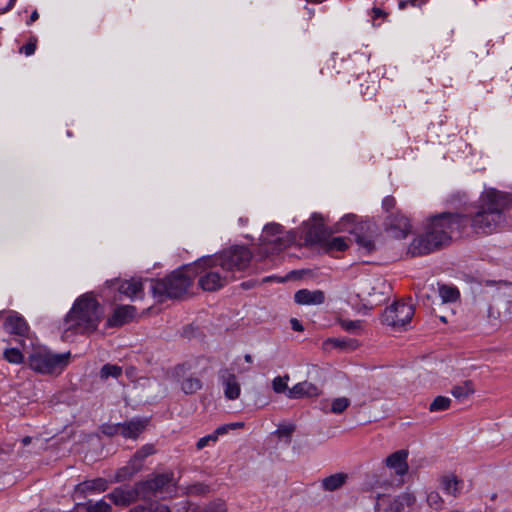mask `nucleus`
Instances as JSON below:
<instances>
[{"label": "nucleus", "instance_id": "1", "mask_svg": "<svg viewBox=\"0 0 512 512\" xmlns=\"http://www.w3.org/2000/svg\"><path fill=\"white\" fill-rule=\"evenodd\" d=\"M468 219L458 213H441L431 217L425 233L413 239L408 247L412 257L423 256L434 252L450 243L455 234L462 233Z\"/></svg>", "mask_w": 512, "mask_h": 512}, {"label": "nucleus", "instance_id": "2", "mask_svg": "<svg viewBox=\"0 0 512 512\" xmlns=\"http://www.w3.org/2000/svg\"><path fill=\"white\" fill-rule=\"evenodd\" d=\"M507 205L506 196L496 190H486L479 199L477 212L472 216L459 214L468 219L467 225L462 231L470 225L474 232L482 234H491L497 231L506 221L504 214Z\"/></svg>", "mask_w": 512, "mask_h": 512}, {"label": "nucleus", "instance_id": "3", "mask_svg": "<svg viewBox=\"0 0 512 512\" xmlns=\"http://www.w3.org/2000/svg\"><path fill=\"white\" fill-rule=\"evenodd\" d=\"M102 309L91 294L76 299L64 321L65 331L75 334L94 332L101 321Z\"/></svg>", "mask_w": 512, "mask_h": 512}, {"label": "nucleus", "instance_id": "4", "mask_svg": "<svg viewBox=\"0 0 512 512\" xmlns=\"http://www.w3.org/2000/svg\"><path fill=\"white\" fill-rule=\"evenodd\" d=\"M192 281L193 272L190 264L173 271L165 278L152 280L151 291L160 301L164 298H179L188 291Z\"/></svg>", "mask_w": 512, "mask_h": 512}, {"label": "nucleus", "instance_id": "5", "mask_svg": "<svg viewBox=\"0 0 512 512\" xmlns=\"http://www.w3.org/2000/svg\"><path fill=\"white\" fill-rule=\"evenodd\" d=\"M70 352L56 353L46 346H36L28 356V366L42 375H58L68 366Z\"/></svg>", "mask_w": 512, "mask_h": 512}, {"label": "nucleus", "instance_id": "6", "mask_svg": "<svg viewBox=\"0 0 512 512\" xmlns=\"http://www.w3.org/2000/svg\"><path fill=\"white\" fill-rule=\"evenodd\" d=\"M191 266L193 278L199 277L198 284L204 291H216L231 281L214 255L202 257Z\"/></svg>", "mask_w": 512, "mask_h": 512}, {"label": "nucleus", "instance_id": "7", "mask_svg": "<svg viewBox=\"0 0 512 512\" xmlns=\"http://www.w3.org/2000/svg\"><path fill=\"white\" fill-rule=\"evenodd\" d=\"M222 271H225L232 281L237 278L236 273L244 272L252 260L251 251L245 246L235 245L220 254L214 255Z\"/></svg>", "mask_w": 512, "mask_h": 512}, {"label": "nucleus", "instance_id": "8", "mask_svg": "<svg viewBox=\"0 0 512 512\" xmlns=\"http://www.w3.org/2000/svg\"><path fill=\"white\" fill-rule=\"evenodd\" d=\"M295 241L291 232H285L278 223H269L264 226L260 246L265 253L279 252L290 246Z\"/></svg>", "mask_w": 512, "mask_h": 512}, {"label": "nucleus", "instance_id": "9", "mask_svg": "<svg viewBox=\"0 0 512 512\" xmlns=\"http://www.w3.org/2000/svg\"><path fill=\"white\" fill-rule=\"evenodd\" d=\"M414 315L412 304L405 302H395L385 309L383 313V322L395 329L404 327L408 324Z\"/></svg>", "mask_w": 512, "mask_h": 512}, {"label": "nucleus", "instance_id": "10", "mask_svg": "<svg viewBox=\"0 0 512 512\" xmlns=\"http://www.w3.org/2000/svg\"><path fill=\"white\" fill-rule=\"evenodd\" d=\"M106 497L115 505L123 507L129 506L139 499L145 500L144 493L139 482L135 483L133 486L124 485L116 487L108 493Z\"/></svg>", "mask_w": 512, "mask_h": 512}, {"label": "nucleus", "instance_id": "11", "mask_svg": "<svg viewBox=\"0 0 512 512\" xmlns=\"http://www.w3.org/2000/svg\"><path fill=\"white\" fill-rule=\"evenodd\" d=\"M173 481L172 473H162L154 475L143 481H139L140 487L144 493L145 500H149L158 493L167 491Z\"/></svg>", "mask_w": 512, "mask_h": 512}, {"label": "nucleus", "instance_id": "12", "mask_svg": "<svg viewBox=\"0 0 512 512\" xmlns=\"http://www.w3.org/2000/svg\"><path fill=\"white\" fill-rule=\"evenodd\" d=\"M219 383L223 388V394L228 400H236L241 394V385L237 376L228 368L220 369L218 372Z\"/></svg>", "mask_w": 512, "mask_h": 512}, {"label": "nucleus", "instance_id": "13", "mask_svg": "<svg viewBox=\"0 0 512 512\" xmlns=\"http://www.w3.org/2000/svg\"><path fill=\"white\" fill-rule=\"evenodd\" d=\"M326 230L323 218L320 214L314 213L310 222L306 224L305 242L309 244L322 245L326 241Z\"/></svg>", "mask_w": 512, "mask_h": 512}, {"label": "nucleus", "instance_id": "14", "mask_svg": "<svg viewBox=\"0 0 512 512\" xmlns=\"http://www.w3.org/2000/svg\"><path fill=\"white\" fill-rule=\"evenodd\" d=\"M385 226L386 231L396 239L406 238L411 231L409 220L399 212L389 215Z\"/></svg>", "mask_w": 512, "mask_h": 512}, {"label": "nucleus", "instance_id": "15", "mask_svg": "<svg viewBox=\"0 0 512 512\" xmlns=\"http://www.w3.org/2000/svg\"><path fill=\"white\" fill-rule=\"evenodd\" d=\"M4 330L21 338H30V327L25 318L18 312L10 311L4 322Z\"/></svg>", "mask_w": 512, "mask_h": 512}, {"label": "nucleus", "instance_id": "16", "mask_svg": "<svg viewBox=\"0 0 512 512\" xmlns=\"http://www.w3.org/2000/svg\"><path fill=\"white\" fill-rule=\"evenodd\" d=\"M408 451L405 449L398 450L392 454H390L385 459V465L394 470L397 476H404L407 474L409 470V466L407 463Z\"/></svg>", "mask_w": 512, "mask_h": 512}, {"label": "nucleus", "instance_id": "17", "mask_svg": "<svg viewBox=\"0 0 512 512\" xmlns=\"http://www.w3.org/2000/svg\"><path fill=\"white\" fill-rule=\"evenodd\" d=\"M136 313V308L132 305H120L114 309L113 314L108 318L109 327H120L130 322Z\"/></svg>", "mask_w": 512, "mask_h": 512}, {"label": "nucleus", "instance_id": "18", "mask_svg": "<svg viewBox=\"0 0 512 512\" xmlns=\"http://www.w3.org/2000/svg\"><path fill=\"white\" fill-rule=\"evenodd\" d=\"M109 482L104 478H95L86 480L75 487V494L77 496H85L86 494L101 493L108 489Z\"/></svg>", "mask_w": 512, "mask_h": 512}, {"label": "nucleus", "instance_id": "19", "mask_svg": "<svg viewBox=\"0 0 512 512\" xmlns=\"http://www.w3.org/2000/svg\"><path fill=\"white\" fill-rule=\"evenodd\" d=\"M320 388L308 381L299 382L288 389L287 397L290 399H300L303 397H317L320 395Z\"/></svg>", "mask_w": 512, "mask_h": 512}, {"label": "nucleus", "instance_id": "20", "mask_svg": "<svg viewBox=\"0 0 512 512\" xmlns=\"http://www.w3.org/2000/svg\"><path fill=\"white\" fill-rule=\"evenodd\" d=\"M299 305H321L325 301V293L321 290L300 289L294 295Z\"/></svg>", "mask_w": 512, "mask_h": 512}, {"label": "nucleus", "instance_id": "21", "mask_svg": "<svg viewBox=\"0 0 512 512\" xmlns=\"http://www.w3.org/2000/svg\"><path fill=\"white\" fill-rule=\"evenodd\" d=\"M120 294L130 298H142L143 296V283L141 279L131 278L129 280H123L118 286Z\"/></svg>", "mask_w": 512, "mask_h": 512}, {"label": "nucleus", "instance_id": "22", "mask_svg": "<svg viewBox=\"0 0 512 512\" xmlns=\"http://www.w3.org/2000/svg\"><path fill=\"white\" fill-rule=\"evenodd\" d=\"M148 420L145 418H134L121 423V435L125 438L136 439L146 428Z\"/></svg>", "mask_w": 512, "mask_h": 512}, {"label": "nucleus", "instance_id": "23", "mask_svg": "<svg viewBox=\"0 0 512 512\" xmlns=\"http://www.w3.org/2000/svg\"><path fill=\"white\" fill-rule=\"evenodd\" d=\"M415 501L416 498L412 493H402L393 499H389V503L384 509V512H402L405 507L412 506Z\"/></svg>", "mask_w": 512, "mask_h": 512}, {"label": "nucleus", "instance_id": "24", "mask_svg": "<svg viewBox=\"0 0 512 512\" xmlns=\"http://www.w3.org/2000/svg\"><path fill=\"white\" fill-rule=\"evenodd\" d=\"M440 483L443 491L454 497H457L463 489V480L452 473L443 475Z\"/></svg>", "mask_w": 512, "mask_h": 512}, {"label": "nucleus", "instance_id": "25", "mask_svg": "<svg viewBox=\"0 0 512 512\" xmlns=\"http://www.w3.org/2000/svg\"><path fill=\"white\" fill-rule=\"evenodd\" d=\"M474 392L475 387L471 380H465L451 389V394L460 402L469 398Z\"/></svg>", "mask_w": 512, "mask_h": 512}, {"label": "nucleus", "instance_id": "26", "mask_svg": "<svg viewBox=\"0 0 512 512\" xmlns=\"http://www.w3.org/2000/svg\"><path fill=\"white\" fill-rule=\"evenodd\" d=\"M140 470V466L137 465L136 463H133V460L130 459L126 466L121 467L120 469L117 470L114 477V482H123L129 480Z\"/></svg>", "mask_w": 512, "mask_h": 512}, {"label": "nucleus", "instance_id": "27", "mask_svg": "<svg viewBox=\"0 0 512 512\" xmlns=\"http://www.w3.org/2000/svg\"><path fill=\"white\" fill-rule=\"evenodd\" d=\"M347 475L344 473H336L322 480V488L325 491H335L342 487L346 482Z\"/></svg>", "mask_w": 512, "mask_h": 512}, {"label": "nucleus", "instance_id": "28", "mask_svg": "<svg viewBox=\"0 0 512 512\" xmlns=\"http://www.w3.org/2000/svg\"><path fill=\"white\" fill-rule=\"evenodd\" d=\"M82 506L85 508L87 512H111L112 507L111 505L106 502L104 499H101L99 501H92L89 500L83 504H78L77 507Z\"/></svg>", "mask_w": 512, "mask_h": 512}, {"label": "nucleus", "instance_id": "29", "mask_svg": "<svg viewBox=\"0 0 512 512\" xmlns=\"http://www.w3.org/2000/svg\"><path fill=\"white\" fill-rule=\"evenodd\" d=\"M202 381L197 377H187L181 382V390L189 395L202 389Z\"/></svg>", "mask_w": 512, "mask_h": 512}, {"label": "nucleus", "instance_id": "30", "mask_svg": "<svg viewBox=\"0 0 512 512\" xmlns=\"http://www.w3.org/2000/svg\"><path fill=\"white\" fill-rule=\"evenodd\" d=\"M327 252L331 251H344L347 248V243L343 237H334L328 239L321 245Z\"/></svg>", "mask_w": 512, "mask_h": 512}, {"label": "nucleus", "instance_id": "31", "mask_svg": "<svg viewBox=\"0 0 512 512\" xmlns=\"http://www.w3.org/2000/svg\"><path fill=\"white\" fill-rule=\"evenodd\" d=\"M193 512H227V505L224 500L216 499L205 506L195 508Z\"/></svg>", "mask_w": 512, "mask_h": 512}, {"label": "nucleus", "instance_id": "32", "mask_svg": "<svg viewBox=\"0 0 512 512\" xmlns=\"http://www.w3.org/2000/svg\"><path fill=\"white\" fill-rule=\"evenodd\" d=\"M439 296L442 302H454L459 297V291L456 287L441 285L439 287Z\"/></svg>", "mask_w": 512, "mask_h": 512}, {"label": "nucleus", "instance_id": "33", "mask_svg": "<svg viewBox=\"0 0 512 512\" xmlns=\"http://www.w3.org/2000/svg\"><path fill=\"white\" fill-rule=\"evenodd\" d=\"M154 452H155L154 446L150 445V444H146V445L142 446L134 454V456L131 459L133 460V463H136L142 469L143 462H144L145 458L154 454Z\"/></svg>", "mask_w": 512, "mask_h": 512}, {"label": "nucleus", "instance_id": "34", "mask_svg": "<svg viewBox=\"0 0 512 512\" xmlns=\"http://www.w3.org/2000/svg\"><path fill=\"white\" fill-rule=\"evenodd\" d=\"M122 374V367L113 364H105L100 370V378L103 380L109 377L118 378Z\"/></svg>", "mask_w": 512, "mask_h": 512}, {"label": "nucleus", "instance_id": "35", "mask_svg": "<svg viewBox=\"0 0 512 512\" xmlns=\"http://www.w3.org/2000/svg\"><path fill=\"white\" fill-rule=\"evenodd\" d=\"M3 357L6 361L12 364H21L24 361V356L18 348L5 349Z\"/></svg>", "mask_w": 512, "mask_h": 512}, {"label": "nucleus", "instance_id": "36", "mask_svg": "<svg viewBox=\"0 0 512 512\" xmlns=\"http://www.w3.org/2000/svg\"><path fill=\"white\" fill-rule=\"evenodd\" d=\"M451 399L445 396H437L429 406L431 412L443 411L450 407Z\"/></svg>", "mask_w": 512, "mask_h": 512}, {"label": "nucleus", "instance_id": "37", "mask_svg": "<svg viewBox=\"0 0 512 512\" xmlns=\"http://www.w3.org/2000/svg\"><path fill=\"white\" fill-rule=\"evenodd\" d=\"M350 405V400L346 397L335 398L331 404V411L335 414L344 412Z\"/></svg>", "mask_w": 512, "mask_h": 512}, {"label": "nucleus", "instance_id": "38", "mask_svg": "<svg viewBox=\"0 0 512 512\" xmlns=\"http://www.w3.org/2000/svg\"><path fill=\"white\" fill-rule=\"evenodd\" d=\"M289 377L286 375L284 377L278 376L275 377L272 381V388L276 393H286L288 391L287 382Z\"/></svg>", "mask_w": 512, "mask_h": 512}, {"label": "nucleus", "instance_id": "39", "mask_svg": "<svg viewBox=\"0 0 512 512\" xmlns=\"http://www.w3.org/2000/svg\"><path fill=\"white\" fill-rule=\"evenodd\" d=\"M427 503L430 507L440 510L443 508V499L438 492L432 491L427 495Z\"/></svg>", "mask_w": 512, "mask_h": 512}, {"label": "nucleus", "instance_id": "40", "mask_svg": "<svg viewBox=\"0 0 512 512\" xmlns=\"http://www.w3.org/2000/svg\"><path fill=\"white\" fill-rule=\"evenodd\" d=\"M209 492V487L203 483H195L186 487L188 495H204Z\"/></svg>", "mask_w": 512, "mask_h": 512}, {"label": "nucleus", "instance_id": "41", "mask_svg": "<svg viewBox=\"0 0 512 512\" xmlns=\"http://www.w3.org/2000/svg\"><path fill=\"white\" fill-rule=\"evenodd\" d=\"M103 434L107 436L121 435V423L118 424H104L101 427Z\"/></svg>", "mask_w": 512, "mask_h": 512}, {"label": "nucleus", "instance_id": "42", "mask_svg": "<svg viewBox=\"0 0 512 512\" xmlns=\"http://www.w3.org/2000/svg\"><path fill=\"white\" fill-rule=\"evenodd\" d=\"M295 431V425L293 424H283V425H279V427L277 428V430L275 431V433L279 436V437H286V438H290L291 434Z\"/></svg>", "mask_w": 512, "mask_h": 512}, {"label": "nucleus", "instance_id": "43", "mask_svg": "<svg viewBox=\"0 0 512 512\" xmlns=\"http://www.w3.org/2000/svg\"><path fill=\"white\" fill-rule=\"evenodd\" d=\"M217 441L215 435L212 433V434H209V435H206L202 438H200L197 443H196V447L198 450H201L203 448H205L206 446H208L211 442L212 443H215Z\"/></svg>", "mask_w": 512, "mask_h": 512}, {"label": "nucleus", "instance_id": "44", "mask_svg": "<svg viewBox=\"0 0 512 512\" xmlns=\"http://www.w3.org/2000/svg\"><path fill=\"white\" fill-rule=\"evenodd\" d=\"M341 326L344 330H346L348 332H353L360 328L361 322L358 320H356V321L345 320V321H342Z\"/></svg>", "mask_w": 512, "mask_h": 512}, {"label": "nucleus", "instance_id": "45", "mask_svg": "<svg viewBox=\"0 0 512 512\" xmlns=\"http://www.w3.org/2000/svg\"><path fill=\"white\" fill-rule=\"evenodd\" d=\"M357 242L358 244L364 248L367 252H370L374 249V242L371 240V239H368L366 237H363V236H359L357 238Z\"/></svg>", "mask_w": 512, "mask_h": 512}, {"label": "nucleus", "instance_id": "46", "mask_svg": "<svg viewBox=\"0 0 512 512\" xmlns=\"http://www.w3.org/2000/svg\"><path fill=\"white\" fill-rule=\"evenodd\" d=\"M396 205V200L393 196H386L382 201V208L389 212L390 210L394 209Z\"/></svg>", "mask_w": 512, "mask_h": 512}, {"label": "nucleus", "instance_id": "47", "mask_svg": "<svg viewBox=\"0 0 512 512\" xmlns=\"http://www.w3.org/2000/svg\"><path fill=\"white\" fill-rule=\"evenodd\" d=\"M36 44L33 42H28L20 48V52L25 54L26 56H31L35 53Z\"/></svg>", "mask_w": 512, "mask_h": 512}, {"label": "nucleus", "instance_id": "48", "mask_svg": "<svg viewBox=\"0 0 512 512\" xmlns=\"http://www.w3.org/2000/svg\"><path fill=\"white\" fill-rule=\"evenodd\" d=\"M15 2L16 0H0V12L6 13L14 7Z\"/></svg>", "mask_w": 512, "mask_h": 512}, {"label": "nucleus", "instance_id": "49", "mask_svg": "<svg viewBox=\"0 0 512 512\" xmlns=\"http://www.w3.org/2000/svg\"><path fill=\"white\" fill-rule=\"evenodd\" d=\"M427 0H407V1H400L398 6L400 9H404L408 3H410L413 6H421L422 4L426 3Z\"/></svg>", "mask_w": 512, "mask_h": 512}, {"label": "nucleus", "instance_id": "50", "mask_svg": "<svg viewBox=\"0 0 512 512\" xmlns=\"http://www.w3.org/2000/svg\"><path fill=\"white\" fill-rule=\"evenodd\" d=\"M386 13L379 7H373L371 10V17L375 21L378 18H385Z\"/></svg>", "mask_w": 512, "mask_h": 512}, {"label": "nucleus", "instance_id": "51", "mask_svg": "<svg viewBox=\"0 0 512 512\" xmlns=\"http://www.w3.org/2000/svg\"><path fill=\"white\" fill-rule=\"evenodd\" d=\"M127 512H152V506L147 505H137Z\"/></svg>", "mask_w": 512, "mask_h": 512}, {"label": "nucleus", "instance_id": "52", "mask_svg": "<svg viewBox=\"0 0 512 512\" xmlns=\"http://www.w3.org/2000/svg\"><path fill=\"white\" fill-rule=\"evenodd\" d=\"M229 430H230V429H229L228 424H225V425L219 426V427H218V428L213 432V434L215 435L216 439L218 440V437H219V436L226 434Z\"/></svg>", "mask_w": 512, "mask_h": 512}, {"label": "nucleus", "instance_id": "53", "mask_svg": "<svg viewBox=\"0 0 512 512\" xmlns=\"http://www.w3.org/2000/svg\"><path fill=\"white\" fill-rule=\"evenodd\" d=\"M152 512H172V511L167 505L157 503L154 506H152Z\"/></svg>", "mask_w": 512, "mask_h": 512}, {"label": "nucleus", "instance_id": "54", "mask_svg": "<svg viewBox=\"0 0 512 512\" xmlns=\"http://www.w3.org/2000/svg\"><path fill=\"white\" fill-rule=\"evenodd\" d=\"M290 323H291V327L294 331H298V332L303 331L304 328H303L302 324L296 318H292L290 320Z\"/></svg>", "mask_w": 512, "mask_h": 512}, {"label": "nucleus", "instance_id": "55", "mask_svg": "<svg viewBox=\"0 0 512 512\" xmlns=\"http://www.w3.org/2000/svg\"><path fill=\"white\" fill-rule=\"evenodd\" d=\"M39 18L38 12L35 10L31 13L29 20L27 21V25H31Z\"/></svg>", "mask_w": 512, "mask_h": 512}, {"label": "nucleus", "instance_id": "56", "mask_svg": "<svg viewBox=\"0 0 512 512\" xmlns=\"http://www.w3.org/2000/svg\"><path fill=\"white\" fill-rule=\"evenodd\" d=\"M228 426H229V429H239V428H242L244 426V423L243 422H233V423H228Z\"/></svg>", "mask_w": 512, "mask_h": 512}, {"label": "nucleus", "instance_id": "57", "mask_svg": "<svg viewBox=\"0 0 512 512\" xmlns=\"http://www.w3.org/2000/svg\"><path fill=\"white\" fill-rule=\"evenodd\" d=\"M333 344L337 347H343L345 342L343 340H339V339H334L332 340Z\"/></svg>", "mask_w": 512, "mask_h": 512}, {"label": "nucleus", "instance_id": "58", "mask_svg": "<svg viewBox=\"0 0 512 512\" xmlns=\"http://www.w3.org/2000/svg\"><path fill=\"white\" fill-rule=\"evenodd\" d=\"M354 218V215L352 214H349V215H346L342 218V221H350Z\"/></svg>", "mask_w": 512, "mask_h": 512}, {"label": "nucleus", "instance_id": "59", "mask_svg": "<svg viewBox=\"0 0 512 512\" xmlns=\"http://www.w3.org/2000/svg\"><path fill=\"white\" fill-rule=\"evenodd\" d=\"M244 360L247 362V363H252V356L250 354H246L244 356Z\"/></svg>", "mask_w": 512, "mask_h": 512}, {"label": "nucleus", "instance_id": "60", "mask_svg": "<svg viewBox=\"0 0 512 512\" xmlns=\"http://www.w3.org/2000/svg\"><path fill=\"white\" fill-rule=\"evenodd\" d=\"M242 286L245 287V288H249L250 284L244 282V283H242Z\"/></svg>", "mask_w": 512, "mask_h": 512}, {"label": "nucleus", "instance_id": "61", "mask_svg": "<svg viewBox=\"0 0 512 512\" xmlns=\"http://www.w3.org/2000/svg\"><path fill=\"white\" fill-rule=\"evenodd\" d=\"M440 319H441V321L446 322V318L445 317L442 316V317H440Z\"/></svg>", "mask_w": 512, "mask_h": 512}, {"label": "nucleus", "instance_id": "62", "mask_svg": "<svg viewBox=\"0 0 512 512\" xmlns=\"http://www.w3.org/2000/svg\"><path fill=\"white\" fill-rule=\"evenodd\" d=\"M28 442H29V438H25L24 443H28Z\"/></svg>", "mask_w": 512, "mask_h": 512}, {"label": "nucleus", "instance_id": "63", "mask_svg": "<svg viewBox=\"0 0 512 512\" xmlns=\"http://www.w3.org/2000/svg\"><path fill=\"white\" fill-rule=\"evenodd\" d=\"M3 311H0V318L2 317Z\"/></svg>", "mask_w": 512, "mask_h": 512}]
</instances>
